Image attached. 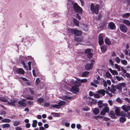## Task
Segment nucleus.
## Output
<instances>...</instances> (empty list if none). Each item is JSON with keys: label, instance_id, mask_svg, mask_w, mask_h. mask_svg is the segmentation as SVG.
Masks as SVG:
<instances>
[{"label": "nucleus", "instance_id": "nucleus-1", "mask_svg": "<svg viewBox=\"0 0 130 130\" xmlns=\"http://www.w3.org/2000/svg\"><path fill=\"white\" fill-rule=\"evenodd\" d=\"M71 5L72 6L75 12L79 13L80 14H82L83 9L78 5L77 3L72 2Z\"/></svg>", "mask_w": 130, "mask_h": 130}, {"label": "nucleus", "instance_id": "nucleus-2", "mask_svg": "<svg viewBox=\"0 0 130 130\" xmlns=\"http://www.w3.org/2000/svg\"><path fill=\"white\" fill-rule=\"evenodd\" d=\"M99 6L98 4H96L95 6L93 3L91 4L90 6V10L92 12L96 14L99 13Z\"/></svg>", "mask_w": 130, "mask_h": 130}, {"label": "nucleus", "instance_id": "nucleus-3", "mask_svg": "<svg viewBox=\"0 0 130 130\" xmlns=\"http://www.w3.org/2000/svg\"><path fill=\"white\" fill-rule=\"evenodd\" d=\"M69 32L72 34H74L76 36H80L82 34V32L76 29L70 28L69 29Z\"/></svg>", "mask_w": 130, "mask_h": 130}, {"label": "nucleus", "instance_id": "nucleus-4", "mask_svg": "<svg viewBox=\"0 0 130 130\" xmlns=\"http://www.w3.org/2000/svg\"><path fill=\"white\" fill-rule=\"evenodd\" d=\"M119 28L122 32L124 33L126 32L127 30V27L124 24H120V26Z\"/></svg>", "mask_w": 130, "mask_h": 130}, {"label": "nucleus", "instance_id": "nucleus-5", "mask_svg": "<svg viewBox=\"0 0 130 130\" xmlns=\"http://www.w3.org/2000/svg\"><path fill=\"white\" fill-rule=\"evenodd\" d=\"M109 111L108 107L106 106L104 108L102 109L101 112V114L102 115H105L106 113H108Z\"/></svg>", "mask_w": 130, "mask_h": 130}, {"label": "nucleus", "instance_id": "nucleus-6", "mask_svg": "<svg viewBox=\"0 0 130 130\" xmlns=\"http://www.w3.org/2000/svg\"><path fill=\"white\" fill-rule=\"evenodd\" d=\"M15 71L17 73L19 74H24L25 73V71L22 68H16Z\"/></svg>", "mask_w": 130, "mask_h": 130}, {"label": "nucleus", "instance_id": "nucleus-7", "mask_svg": "<svg viewBox=\"0 0 130 130\" xmlns=\"http://www.w3.org/2000/svg\"><path fill=\"white\" fill-rule=\"evenodd\" d=\"M98 107L100 108H103V106L104 107L107 106V104H103L102 101L101 100H99L98 102Z\"/></svg>", "mask_w": 130, "mask_h": 130}, {"label": "nucleus", "instance_id": "nucleus-8", "mask_svg": "<svg viewBox=\"0 0 130 130\" xmlns=\"http://www.w3.org/2000/svg\"><path fill=\"white\" fill-rule=\"evenodd\" d=\"M17 103L18 104V106L19 107H22L25 106L26 105V104L22 101L20 100V101H18Z\"/></svg>", "mask_w": 130, "mask_h": 130}, {"label": "nucleus", "instance_id": "nucleus-9", "mask_svg": "<svg viewBox=\"0 0 130 130\" xmlns=\"http://www.w3.org/2000/svg\"><path fill=\"white\" fill-rule=\"evenodd\" d=\"M89 102L91 105H94L96 104L97 102L95 100L93 99L90 97L88 98Z\"/></svg>", "mask_w": 130, "mask_h": 130}, {"label": "nucleus", "instance_id": "nucleus-10", "mask_svg": "<svg viewBox=\"0 0 130 130\" xmlns=\"http://www.w3.org/2000/svg\"><path fill=\"white\" fill-rule=\"evenodd\" d=\"M108 26L109 29L111 30H113L116 28V26L114 23L112 22L109 23Z\"/></svg>", "mask_w": 130, "mask_h": 130}, {"label": "nucleus", "instance_id": "nucleus-11", "mask_svg": "<svg viewBox=\"0 0 130 130\" xmlns=\"http://www.w3.org/2000/svg\"><path fill=\"white\" fill-rule=\"evenodd\" d=\"M98 42L99 45L101 46L104 43V41L103 37L99 35V36Z\"/></svg>", "mask_w": 130, "mask_h": 130}, {"label": "nucleus", "instance_id": "nucleus-12", "mask_svg": "<svg viewBox=\"0 0 130 130\" xmlns=\"http://www.w3.org/2000/svg\"><path fill=\"white\" fill-rule=\"evenodd\" d=\"M109 115L112 119H115L117 117L116 116L115 113L113 111H110L109 113Z\"/></svg>", "mask_w": 130, "mask_h": 130}, {"label": "nucleus", "instance_id": "nucleus-13", "mask_svg": "<svg viewBox=\"0 0 130 130\" xmlns=\"http://www.w3.org/2000/svg\"><path fill=\"white\" fill-rule=\"evenodd\" d=\"M93 67V66L87 63L85 66V68L87 70H91Z\"/></svg>", "mask_w": 130, "mask_h": 130}, {"label": "nucleus", "instance_id": "nucleus-14", "mask_svg": "<svg viewBox=\"0 0 130 130\" xmlns=\"http://www.w3.org/2000/svg\"><path fill=\"white\" fill-rule=\"evenodd\" d=\"M105 91L104 89L100 90L97 91L96 92L99 94H101L103 96H104L105 94Z\"/></svg>", "mask_w": 130, "mask_h": 130}, {"label": "nucleus", "instance_id": "nucleus-15", "mask_svg": "<svg viewBox=\"0 0 130 130\" xmlns=\"http://www.w3.org/2000/svg\"><path fill=\"white\" fill-rule=\"evenodd\" d=\"M122 108L126 112H127L128 109H130V106H129L126 107L124 105L122 106Z\"/></svg>", "mask_w": 130, "mask_h": 130}, {"label": "nucleus", "instance_id": "nucleus-16", "mask_svg": "<svg viewBox=\"0 0 130 130\" xmlns=\"http://www.w3.org/2000/svg\"><path fill=\"white\" fill-rule=\"evenodd\" d=\"M115 111L117 116L120 115L121 113L119 108L118 107L116 108Z\"/></svg>", "mask_w": 130, "mask_h": 130}, {"label": "nucleus", "instance_id": "nucleus-17", "mask_svg": "<svg viewBox=\"0 0 130 130\" xmlns=\"http://www.w3.org/2000/svg\"><path fill=\"white\" fill-rule=\"evenodd\" d=\"M74 23L75 25L77 26H79V22L75 18H74L73 20Z\"/></svg>", "mask_w": 130, "mask_h": 130}, {"label": "nucleus", "instance_id": "nucleus-18", "mask_svg": "<svg viewBox=\"0 0 130 130\" xmlns=\"http://www.w3.org/2000/svg\"><path fill=\"white\" fill-rule=\"evenodd\" d=\"M115 87V86L112 85H111V92L113 94L115 93V92L117 91Z\"/></svg>", "mask_w": 130, "mask_h": 130}, {"label": "nucleus", "instance_id": "nucleus-19", "mask_svg": "<svg viewBox=\"0 0 130 130\" xmlns=\"http://www.w3.org/2000/svg\"><path fill=\"white\" fill-rule=\"evenodd\" d=\"M105 42L106 44L109 45L111 44L110 40L107 37H106L105 39Z\"/></svg>", "mask_w": 130, "mask_h": 130}, {"label": "nucleus", "instance_id": "nucleus-20", "mask_svg": "<svg viewBox=\"0 0 130 130\" xmlns=\"http://www.w3.org/2000/svg\"><path fill=\"white\" fill-rule=\"evenodd\" d=\"M109 70L110 72L113 75H118V73L115 70H112L111 68H109Z\"/></svg>", "mask_w": 130, "mask_h": 130}, {"label": "nucleus", "instance_id": "nucleus-21", "mask_svg": "<svg viewBox=\"0 0 130 130\" xmlns=\"http://www.w3.org/2000/svg\"><path fill=\"white\" fill-rule=\"evenodd\" d=\"M101 50L103 53H105L107 50L106 47L105 46H102L101 47Z\"/></svg>", "mask_w": 130, "mask_h": 130}, {"label": "nucleus", "instance_id": "nucleus-22", "mask_svg": "<svg viewBox=\"0 0 130 130\" xmlns=\"http://www.w3.org/2000/svg\"><path fill=\"white\" fill-rule=\"evenodd\" d=\"M72 89L73 91L76 92H78L79 90V88L75 86H72Z\"/></svg>", "mask_w": 130, "mask_h": 130}, {"label": "nucleus", "instance_id": "nucleus-23", "mask_svg": "<svg viewBox=\"0 0 130 130\" xmlns=\"http://www.w3.org/2000/svg\"><path fill=\"white\" fill-rule=\"evenodd\" d=\"M3 128L4 129L6 128H9L10 127V124H9L6 123L2 125Z\"/></svg>", "mask_w": 130, "mask_h": 130}, {"label": "nucleus", "instance_id": "nucleus-24", "mask_svg": "<svg viewBox=\"0 0 130 130\" xmlns=\"http://www.w3.org/2000/svg\"><path fill=\"white\" fill-rule=\"evenodd\" d=\"M89 72L88 71H85L83 72L82 74V77H87L89 74Z\"/></svg>", "mask_w": 130, "mask_h": 130}, {"label": "nucleus", "instance_id": "nucleus-25", "mask_svg": "<svg viewBox=\"0 0 130 130\" xmlns=\"http://www.w3.org/2000/svg\"><path fill=\"white\" fill-rule=\"evenodd\" d=\"M119 119L120 122L121 123L124 122L126 120V119L124 116L123 117H120Z\"/></svg>", "mask_w": 130, "mask_h": 130}, {"label": "nucleus", "instance_id": "nucleus-26", "mask_svg": "<svg viewBox=\"0 0 130 130\" xmlns=\"http://www.w3.org/2000/svg\"><path fill=\"white\" fill-rule=\"evenodd\" d=\"M93 112L95 115H97L99 112V110L98 108H95L94 109Z\"/></svg>", "mask_w": 130, "mask_h": 130}, {"label": "nucleus", "instance_id": "nucleus-27", "mask_svg": "<svg viewBox=\"0 0 130 130\" xmlns=\"http://www.w3.org/2000/svg\"><path fill=\"white\" fill-rule=\"evenodd\" d=\"M2 122L3 123H9L11 122V120L10 119H2Z\"/></svg>", "mask_w": 130, "mask_h": 130}, {"label": "nucleus", "instance_id": "nucleus-28", "mask_svg": "<svg viewBox=\"0 0 130 130\" xmlns=\"http://www.w3.org/2000/svg\"><path fill=\"white\" fill-rule=\"evenodd\" d=\"M123 22L128 26L130 25V22L127 20H124L123 21Z\"/></svg>", "mask_w": 130, "mask_h": 130}, {"label": "nucleus", "instance_id": "nucleus-29", "mask_svg": "<svg viewBox=\"0 0 130 130\" xmlns=\"http://www.w3.org/2000/svg\"><path fill=\"white\" fill-rule=\"evenodd\" d=\"M77 79L78 81L82 83H85L87 82V80L85 79H81L78 78Z\"/></svg>", "mask_w": 130, "mask_h": 130}, {"label": "nucleus", "instance_id": "nucleus-30", "mask_svg": "<svg viewBox=\"0 0 130 130\" xmlns=\"http://www.w3.org/2000/svg\"><path fill=\"white\" fill-rule=\"evenodd\" d=\"M37 101L39 103L41 104L42 103L44 102V100L43 98H40L37 99Z\"/></svg>", "mask_w": 130, "mask_h": 130}, {"label": "nucleus", "instance_id": "nucleus-31", "mask_svg": "<svg viewBox=\"0 0 130 130\" xmlns=\"http://www.w3.org/2000/svg\"><path fill=\"white\" fill-rule=\"evenodd\" d=\"M0 100L4 102H7L8 100L4 97H0Z\"/></svg>", "mask_w": 130, "mask_h": 130}, {"label": "nucleus", "instance_id": "nucleus-32", "mask_svg": "<svg viewBox=\"0 0 130 130\" xmlns=\"http://www.w3.org/2000/svg\"><path fill=\"white\" fill-rule=\"evenodd\" d=\"M37 120H33V123L32 124V126L34 128H35L37 126Z\"/></svg>", "mask_w": 130, "mask_h": 130}, {"label": "nucleus", "instance_id": "nucleus-33", "mask_svg": "<svg viewBox=\"0 0 130 130\" xmlns=\"http://www.w3.org/2000/svg\"><path fill=\"white\" fill-rule=\"evenodd\" d=\"M74 40L77 42H80L82 41L81 38L79 37H75L74 38Z\"/></svg>", "mask_w": 130, "mask_h": 130}, {"label": "nucleus", "instance_id": "nucleus-34", "mask_svg": "<svg viewBox=\"0 0 130 130\" xmlns=\"http://www.w3.org/2000/svg\"><path fill=\"white\" fill-rule=\"evenodd\" d=\"M66 103V102H65L62 101L60 102H59L58 104V105H59V106L60 107L61 106H63V105H65Z\"/></svg>", "mask_w": 130, "mask_h": 130}, {"label": "nucleus", "instance_id": "nucleus-35", "mask_svg": "<svg viewBox=\"0 0 130 130\" xmlns=\"http://www.w3.org/2000/svg\"><path fill=\"white\" fill-rule=\"evenodd\" d=\"M130 15V13H126L123 14H122V17L123 18H127Z\"/></svg>", "mask_w": 130, "mask_h": 130}, {"label": "nucleus", "instance_id": "nucleus-36", "mask_svg": "<svg viewBox=\"0 0 130 130\" xmlns=\"http://www.w3.org/2000/svg\"><path fill=\"white\" fill-rule=\"evenodd\" d=\"M11 102H10L9 101L7 103L8 104V105H11L13 106H14L15 107V105L14 103H13L12 102V100H11Z\"/></svg>", "mask_w": 130, "mask_h": 130}, {"label": "nucleus", "instance_id": "nucleus-37", "mask_svg": "<svg viewBox=\"0 0 130 130\" xmlns=\"http://www.w3.org/2000/svg\"><path fill=\"white\" fill-rule=\"evenodd\" d=\"M115 86L116 89H117L119 91H121L122 88L121 87V86H120L119 85V84L118 85H116Z\"/></svg>", "mask_w": 130, "mask_h": 130}, {"label": "nucleus", "instance_id": "nucleus-38", "mask_svg": "<svg viewBox=\"0 0 130 130\" xmlns=\"http://www.w3.org/2000/svg\"><path fill=\"white\" fill-rule=\"evenodd\" d=\"M20 123V122L19 121H15L14 122V123L13 124V125L14 126H17L19 125V124Z\"/></svg>", "mask_w": 130, "mask_h": 130}, {"label": "nucleus", "instance_id": "nucleus-39", "mask_svg": "<svg viewBox=\"0 0 130 130\" xmlns=\"http://www.w3.org/2000/svg\"><path fill=\"white\" fill-rule=\"evenodd\" d=\"M52 107L53 108H55L57 109H58L60 108V107L59 106L58 104H54L53 105H52Z\"/></svg>", "mask_w": 130, "mask_h": 130}, {"label": "nucleus", "instance_id": "nucleus-40", "mask_svg": "<svg viewBox=\"0 0 130 130\" xmlns=\"http://www.w3.org/2000/svg\"><path fill=\"white\" fill-rule=\"evenodd\" d=\"M106 76L108 78H112V77L111 74L109 72H107L106 73Z\"/></svg>", "mask_w": 130, "mask_h": 130}, {"label": "nucleus", "instance_id": "nucleus-41", "mask_svg": "<svg viewBox=\"0 0 130 130\" xmlns=\"http://www.w3.org/2000/svg\"><path fill=\"white\" fill-rule=\"evenodd\" d=\"M51 114L54 115L55 117H59L60 116L57 113L52 112Z\"/></svg>", "mask_w": 130, "mask_h": 130}, {"label": "nucleus", "instance_id": "nucleus-42", "mask_svg": "<svg viewBox=\"0 0 130 130\" xmlns=\"http://www.w3.org/2000/svg\"><path fill=\"white\" fill-rule=\"evenodd\" d=\"M81 84L80 83L77 81H76L75 82V86L76 87H79L81 85Z\"/></svg>", "mask_w": 130, "mask_h": 130}, {"label": "nucleus", "instance_id": "nucleus-43", "mask_svg": "<svg viewBox=\"0 0 130 130\" xmlns=\"http://www.w3.org/2000/svg\"><path fill=\"white\" fill-rule=\"evenodd\" d=\"M93 55V53L90 52L88 54L87 57L88 58L90 59L92 57Z\"/></svg>", "mask_w": 130, "mask_h": 130}, {"label": "nucleus", "instance_id": "nucleus-44", "mask_svg": "<svg viewBox=\"0 0 130 130\" xmlns=\"http://www.w3.org/2000/svg\"><path fill=\"white\" fill-rule=\"evenodd\" d=\"M121 62L123 64L125 65H127V61L125 60H121Z\"/></svg>", "mask_w": 130, "mask_h": 130}, {"label": "nucleus", "instance_id": "nucleus-45", "mask_svg": "<svg viewBox=\"0 0 130 130\" xmlns=\"http://www.w3.org/2000/svg\"><path fill=\"white\" fill-rule=\"evenodd\" d=\"M40 82L39 78H37L36 80L35 84L37 85H38Z\"/></svg>", "mask_w": 130, "mask_h": 130}, {"label": "nucleus", "instance_id": "nucleus-46", "mask_svg": "<svg viewBox=\"0 0 130 130\" xmlns=\"http://www.w3.org/2000/svg\"><path fill=\"white\" fill-rule=\"evenodd\" d=\"M115 66L116 68L119 71H120L121 70L120 68L119 67V65L117 64H115Z\"/></svg>", "mask_w": 130, "mask_h": 130}, {"label": "nucleus", "instance_id": "nucleus-47", "mask_svg": "<svg viewBox=\"0 0 130 130\" xmlns=\"http://www.w3.org/2000/svg\"><path fill=\"white\" fill-rule=\"evenodd\" d=\"M91 49L90 48H88L85 51V53L86 54H88L90 53Z\"/></svg>", "mask_w": 130, "mask_h": 130}, {"label": "nucleus", "instance_id": "nucleus-48", "mask_svg": "<svg viewBox=\"0 0 130 130\" xmlns=\"http://www.w3.org/2000/svg\"><path fill=\"white\" fill-rule=\"evenodd\" d=\"M116 77L118 81H120L121 80H123V78L122 77H119V76H116Z\"/></svg>", "mask_w": 130, "mask_h": 130}, {"label": "nucleus", "instance_id": "nucleus-49", "mask_svg": "<svg viewBox=\"0 0 130 130\" xmlns=\"http://www.w3.org/2000/svg\"><path fill=\"white\" fill-rule=\"evenodd\" d=\"M115 61L117 63H119L120 61L121 60L118 57H116L115 58Z\"/></svg>", "mask_w": 130, "mask_h": 130}, {"label": "nucleus", "instance_id": "nucleus-50", "mask_svg": "<svg viewBox=\"0 0 130 130\" xmlns=\"http://www.w3.org/2000/svg\"><path fill=\"white\" fill-rule=\"evenodd\" d=\"M116 101L117 102L120 104H121L122 102V101L119 98H117L116 99Z\"/></svg>", "mask_w": 130, "mask_h": 130}, {"label": "nucleus", "instance_id": "nucleus-51", "mask_svg": "<svg viewBox=\"0 0 130 130\" xmlns=\"http://www.w3.org/2000/svg\"><path fill=\"white\" fill-rule=\"evenodd\" d=\"M119 85L121 86V87H125V84L124 83H122L121 84H119Z\"/></svg>", "mask_w": 130, "mask_h": 130}, {"label": "nucleus", "instance_id": "nucleus-52", "mask_svg": "<svg viewBox=\"0 0 130 130\" xmlns=\"http://www.w3.org/2000/svg\"><path fill=\"white\" fill-rule=\"evenodd\" d=\"M94 98H100V96L98 94H95L94 95Z\"/></svg>", "mask_w": 130, "mask_h": 130}, {"label": "nucleus", "instance_id": "nucleus-53", "mask_svg": "<svg viewBox=\"0 0 130 130\" xmlns=\"http://www.w3.org/2000/svg\"><path fill=\"white\" fill-rule=\"evenodd\" d=\"M121 71L124 74H125L126 73V70L123 69V67H122L121 68Z\"/></svg>", "mask_w": 130, "mask_h": 130}, {"label": "nucleus", "instance_id": "nucleus-54", "mask_svg": "<svg viewBox=\"0 0 130 130\" xmlns=\"http://www.w3.org/2000/svg\"><path fill=\"white\" fill-rule=\"evenodd\" d=\"M21 63L23 64L24 68H26V66L24 61L22 60H21Z\"/></svg>", "mask_w": 130, "mask_h": 130}, {"label": "nucleus", "instance_id": "nucleus-55", "mask_svg": "<svg viewBox=\"0 0 130 130\" xmlns=\"http://www.w3.org/2000/svg\"><path fill=\"white\" fill-rule=\"evenodd\" d=\"M76 18L78 19L79 20H80L81 18L79 14L78 13H77L76 14Z\"/></svg>", "mask_w": 130, "mask_h": 130}, {"label": "nucleus", "instance_id": "nucleus-56", "mask_svg": "<svg viewBox=\"0 0 130 130\" xmlns=\"http://www.w3.org/2000/svg\"><path fill=\"white\" fill-rule=\"evenodd\" d=\"M64 98L65 99H68L69 100H71L72 98V97H69L67 96H64Z\"/></svg>", "mask_w": 130, "mask_h": 130}, {"label": "nucleus", "instance_id": "nucleus-57", "mask_svg": "<svg viewBox=\"0 0 130 130\" xmlns=\"http://www.w3.org/2000/svg\"><path fill=\"white\" fill-rule=\"evenodd\" d=\"M50 105V104L47 103H45L44 105V106L45 107H48Z\"/></svg>", "mask_w": 130, "mask_h": 130}, {"label": "nucleus", "instance_id": "nucleus-58", "mask_svg": "<svg viewBox=\"0 0 130 130\" xmlns=\"http://www.w3.org/2000/svg\"><path fill=\"white\" fill-rule=\"evenodd\" d=\"M126 116L128 118L130 119V112H127Z\"/></svg>", "mask_w": 130, "mask_h": 130}, {"label": "nucleus", "instance_id": "nucleus-59", "mask_svg": "<svg viewBox=\"0 0 130 130\" xmlns=\"http://www.w3.org/2000/svg\"><path fill=\"white\" fill-rule=\"evenodd\" d=\"M103 85L105 87H106L107 86V83L106 82H105L104 80H103Z\"/></svg>", "mask_w": 130, "mask_h": 130}, {"label": "nucleus", "instance_id": "nucleus-60", "mask_svg": "<svg viewBox=\"0 0 130 130\" xmlns=\"http://www.w3.org/2000/svg\"><path fill=\"white\" fill-rule=\"evenodd\" d=\"M91 85L94 87H97V85L93 82L91 83Z\"/></svg>", "mask_w": 130, "mask_h": 130}, {"label": "nucleus", "instance_id": "nucleus-61", "mask_svg": "<svg viewBox=\"0 0 130 130\" xmlns=\"http://www.w3.org/2000/svg\"><path fill=\"white\" fill-rule=\"evenodd\" d=\"M6 112L5 111L3 110L1 112V115H5L6 114Z\"/></svg>", "mask_w": 130, "mask_h": 130}, {"label": "nucleus", "instance_id": "nucleus-62", "mask_svg": "<svg viewBox=\"0 0 130 130\" xmlns=\"http://www.w3.org/2000/svg\"><path fill=\"white\" fill-rule=\"evenodd\" d=\"M71 127L72 128H74L75 127V124L74 123L72 124L71 125Z\"/></svg>", "mask_w": 130, "mask_h": 130}, {"label": "nucleus", "instance_id": "nucleus-63", "mask_svg": "<svg viewBox=\"0 0 130 130\" xmlns=\"http://www.w3.org/2000/svg\"><path fill=\"white\" fill-rule=\"evenodd\" d=\"M124 100L126 101L128 103H130V100L128 98H124Z\"/></svg>", "mask_w": 130, "mask_h": 130}, {"label": "nucleus", "instance_id": "nucleus-64", "mask_svg": "<svg viewBox=\"0 0 130 130\" xmlns=\"http://www.w3.org/2000/svg\"><path fill=\"white\" fill-rule=\"evenodd\" d=\"M26 83L28 85V86H30L31 85V84L29 81L28 80L26 81Z\"/></svg>", "mask_w": 130, "mask_h": 130}]
</instances>
